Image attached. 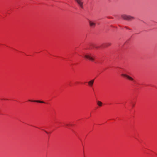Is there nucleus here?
<instances>
[{
  "label": "nucleus",
  "mask_w": 157,
  "mask_h": 157,
  "mask_svg": "<svg viewBox=\"0 0 157 157\" xmlns=\"http://www.w3.org/2000/svg\"><path fill=\"white\" fill-rule=\"evenodd\" d=\"M84 57L89 60L93 61L94 60V56H93L91 54H88L84 55Z\"/></svg>",
  "instance_id": "1"
},
{
  "label": "nucleus",
  "mask_w": 157,
  "mask_h": 157,
  "mask_svg": "<svg viewBox=\"0 0 157 157\" xmlns=\"http://www.w3.org/2000/svg\"><path fill=\"white\" fill-rule=\"evenodd\" d=\"M121 17L123 19L127 20H130L134 19L133 17L126 14L122 15Z\"/></svg>",
  "instance_id": "2"
},
{
  "label": "nucleus",
  "mask_w": 157,
  "mask_h": 157,
  "mask_svg": "<svg viewBox=\"0 0 157 157\" xmlns=\"http://www.w3.org/2000/svg\"><path fill=\"white\" fill-rule=\"evenodd\" d=\"M78 6L82 9L83 8V2L82 0H75Z\"/></svg>",
  "instance_id": "3"
},
{
  "label": "nucleus",
  "mask_w": 157,
  "mask_h": 157,
  "mask_svg": "<svg viewBox=\"0 0 157 157\" xmlns=\"http://www.w3.org/2000/svg\"><path fill=\"white\" fill-rule=\"evenodd\" d=\"M121 75L126 77L128 79L131 81H133L134 79L131 77L125 74H122Z\"/></svg>",
  "instance_id": "4"
},
{
  "label": "nucleus",
  "mask_w": 157,
  "mask_h": 157,
  "mask_svg": "<svg viewBox=\"0 0 157 157\" xmlns=\"http://www.w3.org/2000/svg\"><path fill=\"white\" fill-rule=\"evenodd\" d=\"M89 22L90 26L92 27H95L96 25V24L95 23L90 20H89Z\"/></svg>",
  "instance_id": "5"
},
{
  "label": "nucleus",
  "mask_w": 157,
  "mask_h": 157,
  "mask_svg": "<svg viewBox=\"0 0 157 157\" xmlns=\"http://www.w3.org/2000/svg\"><path fill=\"white\" fill-rule=\"evenodd\" d=\"M94 82V80H92L88 82L89 85L90 86H92Z\"/></svg>",
  "instance_id": "6"
},
{
  "label": "nucleus",
  "mask_w": 157,
  "mask_h": 157,
  "mask_svg": "<svg viewBox=\"0 0 157 157\" xmlns=\"http://www.w3.org/2000/svg\"><path fill=\"white\" fill-rule=\"evenodd\" d=\"M29 101H32V102H37L42 103H44V101H37V100L33 101V100H29Z\"/></svg>",
  "instance_id": "7"
},
{
  "label": "nucleus",
  "mask_w": 157,
  "mask_h": 157,
  "mask_svg": "<svg viewBox=\"0 0 157 157\" xmlns=\"http://www.w3.org/2000/svg\"><path fill=\"white\" fill-rule=\"evenodd\" d=\"M102 103L100 101H97V104L99 106H102Z\"/></svg>",
  "instance_id": "8"
},
{
  "label": "nucleus",
  "mask_w": 157,
  "mask_h": 157,
  "mask_svg": "<svg viewBox=\"0 0 157 157\" xmlns=\"http://www.w3.org/2000/svg\"><path fill=\"white\" fill-rule=\"evenodd\" d=\"M66 125L67 126H71V124H66Z\"/></svg>",
  "instance_id": "9"
},
{
  "label": "nucleus",
  "mask_w": 157,
  "mask_h": 157,
  "mask_svg": "<svg viewBox=\"0 0 157 157\" xmlns=\"http://www.w3.org/2000/svg\"><path fill=\"white\" fill-rule=\"evenodd\" d=\"M45 132H46L47 133H48V132H46V131H45Z\"/></svg>",
  "instance_id": "10"
}]
</instances>
